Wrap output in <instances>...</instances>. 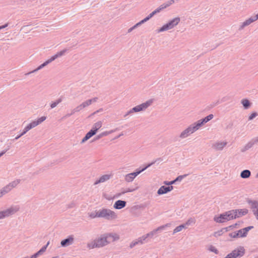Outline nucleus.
<instances>
[{
  "mask_svg": "<svg viewBox=\"0 0 258 258\" xmlns=\"http://www.w3.org/2000/svg\"><path fill=\"white\" fill-rule=\"evenodd\" d=\"M119 238V236L116 234H107L105 236L100 237L90 242L88 244V247L89 249L102 247L110 242L118 240Z\"/></svg>",
  "mask_w": 258,
  "mask_h": 258,
  "instance_id": "f257e3e1",
  "label": "nucleus"
},
{
  "mask_svg": "<svg viewBox=\"0 0 258 258\" xmlns=\"http://www.w3.org/2000/svg\"><path fill=\"white\" fill-rule=\"evenodd\" d=\"M89 216L91 218H105L107 219H113L116 217L114 212L107 209H102L98 211H95L90 214Z\"/></svg>",
  "mask_w": 258,
  "mask_h": 258,
  "instance_id": "f03ea898",
  "label": "nucleus"
},
{
  "mask_svg": "<svg viewBox=\"0 0 258 258\" xmlns=\"http://www.w3.org/2000/svg\"><path fill=\"white\" fill-rule=\"evenodd\" d=\"M173 3H174L173 1H171L167 4H164L163 5H161L159 7V8H158V9H157L156 10L154 11L152 13H151L148 17H147L146 18H145L144 19L142 20L141 21H140V22L136 24V25H135L134 27H133L132 28H131L130 29H128V32H131L135 28H136L137 26H139V25L147 21L151 17H152L155 14H156L157 13H159L161 10H163V9L168 7L170 5L173 4Z\"/></svg>",
  "mask_w": 258,
  "mask_h": 258,
  "instance_id": "7ed1b4c3",
  "label": "nucleus"
},
{
  "mask_svg": "<svg viewBox=\"0 0 258 258\" xmlns=\"http://www.w3.org/2000/svg\"><path fill=\"white\" fill-rule=\"evenodd\" d=\"M235 218H236V212L232 210L221 214L220 216L215 217L214 220L217 222L222 223Z\"/></svg>",
  "mask_w": 258,
  "mask_h": 258,
  "instance_id": "20e7f679",
  "label": "nucleus"
},
{
  "mask_svg": "<svg viewBox=\"0 0 258 258\" xmlns=\"http://www.w3.org/2000/svg\"><path fill=\"white\" fill-rule=\"evenodd\" d=\"M46 117L45 116H42L40 118H38L37 120L33 121L29 124H28L24 129L23 132L22 134L16 138V139H19L20 137L25 134L28 131L31 130L32 128L35 127L37 126L38 124L41 123L42 122L44 121L46 119Z\"/></svg>",
  "mask_w": 258,
  "mask_h": 258,
  "instance_id": "39448f33",
  "label": "nucleus"
},
{
  "mask_svg": "<svg viewBox=\"0 0 258 258\" xmlns=\"http://www.w3.org/2000/svg\"><path fill=\"white\" fill-rule=\"evenodd\" d=\"M253 226H248L244 228L240 229L237 232L229 234V236L232 238H241L247 236L248 232L252 229Z\"/></svg>",
  "mask_w": 258,
  "mask_h": 258,
  "instance_id": "423d86ee",
  "label": "nucleus"
},
{
  "mask_svg": "<svg viewBox=\"0 0 258 258\" xmlns=\"http://www.w3.org/2000/svg\"><path fill=\"white\" fill-rule=\"evenodd\" d=\"M180 19L179 18H175L166 24L163 25L159 30L158 32H162L168 30L173 28L174 26H176L179 22Z\"/></svg>",
  "mask_w": 258,
  "mask_h": 258,
  "instance_id": "0eeeda50",
  "label": "nucleus"
},
{
  "mask_svg": "<svg viewBox=\"0 0 258 258\" xmlns=\"http://www.w3.org/2000/svg\"><path fill=\"white\" fill-rule=\"evenodd\" d=\"M245 252V249L243 247H239L237 249L233 250L230 253L228 254L225 258H236L238 256H242Z\"/></svg>",
  "mask_w": 258,
  "mask_h": 258,
  "instance_id": "6e6552de",
  "label": "nucleus"
},
{
  "mask_svg": "<svg viewBox=\"0 0 258 258\" xmlns=\"http://www.w3.org/2000/svg\"><path fill=\"white\" fill-rule=\"evenodd\" d=\"M152 102H153L152 100H149L144 103H142L139 105H138V106L133 108L132 109L129 111V113H133V112H139V111H142V110L146 109L150 105H151V104L152 103Z\"/></svg>",
  "mask_w": 258,
  "mask_h": 258,
  "instance_id": "1a4fd4ad",
  "label": "nucleus"
},
{
  "mask_svg": "<svg viewBox=\"0 0 258 258\" xmlns=\"http://www.w3.org/2000/svg\"><path fill=\"white\" fill-rule=\"evenodd\" d=\"M199 128V127H198V126L197 125V124L196 123L193 126H190L189 127H188L187 128H186V130H185L184 131H183L181 134H180V138H186L188 136H189V135H190L191 134H192L193 133H194L195 131H196L197 130H198V129Z\"/></svg>",
  "mask_w": 258,
  "mask_h": 258,
  "instance_id": "9d476101",
  "label": "nucleus"
},
{
  "mask_svg": "<svg viewBox=\"0 0 258 258\" xmlns=\"http://www.w3.org/2000/svg\"><path fill=\"white\" fill-rule=\"evenodd\" d=\"M66 50H63L62 51H60L59 52H57L56 54H55L54 55L52 56L50 58L46 60L45 62H44L43 63L41 64L37 69V70H40V69L42 68L43 67H45L47 64H48L49 63L51 62V61L55 60L56 58L62 56L65 52Z\"/></svg>",
  "mask_w": 258,
  "mask_h": 258,
  "instance_id": "9b49d317",
  "label": "nucleus"
},
{
  "mask_svg": "<svg viewBox=\"0 0 258 258\" xmlns=\"http://www.w3.org/2000/svg\"><path fill=\"white\" fill-rule=\"evenodd\" d=\"M150 165H148L147 166L145 167L144 168L142 169L141 170H140L139 171L133 172L131 173L127 174L125 175V180L127 182H131L133 180V179L138 175L141 172L145 170L147 168H148L149 166H150Z\"/></svg>",
  "mask_w": 258,
  "mask_h": 258,
  "instance_id": "f8f14e48",
  "label": "nucleus"
},
{
  "mask_svg": "<svg viewBox=\"0 0 258 258\" xmlns=\"http://www.w3.org/2000/svg\"><path fill=\"white\" fill-rule=\"evenodd\" d=\"M19 181L18 180H15L13 181L12 183H11L10 184H9L5 187H4L3 190L0 191V197L2 196L3 194H5L9 192L10 190H11L13 187L16 186L17 184H19Z\"/></svg>",
  "mask_w": 258,
  "mask_h": 258,
  "instance_id": "ddd939ff",
  "label": "nucleus"
},
{
  "mask_svg": "<svg viewBox=\"0 0 258 258\" xmlns=\"http://www.w3.org/2000/svg\"><path fill=\"white\" fill-rule=\"evenodd\" d=\"M19 181L18 180H15L13 181L12 183H11L10 184H9L5 187H4L3 190L0 191V197L2 196L3 194H5L9 192L10 190H11L13 187L16 186L17 184H19Z\"/></svg>",
  "mask_w": 258,
  "mask_h": 258,
  "instance_id": "4468645a",
  "label": "nucleus"
},
{
  "mask_svg": "<svg viewBox=\"0 0 258 258\" xmlns=\"http://www.w3.org/2000/svg\"><path fill=\"white\" fill-rule=\"evenodd\" d=\"M18 210L14 209L13 208H10L9 209L6 210L4 211H0V219L5 218L6 217H8L15 212H16Z\"/></svg>",
  "mask_w": 258,
  "mask_h": 258,
  "instance_id": "2eb2a0df",
  "label": "nucleus"
},
{
  "mask_svg": "<svg viewBox=\"0 0 258 258\" xmlns=\"http://www.w3.org/2000/svg\"><path fill=\"white\" fill-rule=\"evenodd\" d=\"M213 118V115L212 114H210L208 116H207V117H206L205 118L198 120L196 122V124L198 126V127L200 128V127L202 125H203L204 123L207 122L208 121H209V120L212 119Z\"/></svg>",
  "mask_w": 258,
  "mask_h": 258,
  "instance_id": "dca6fc26",
  "label": "nucleus"
},
{
  "mask_svg": "<svg viewBox=\"0 0 258 258\" xmlns=\"http://www.w3.org/2000/svg\"><path fill=\"white\" fill-rule=\"evenodd\" d=\"M148 238V235H143V236L139 238L136 241H133L130 244V247L132 248L136 244H142L144 241Z\"/></svg>",
  "mask_w": 258,
  "mask_h": 258,
  "instance_id": "f3484780",
  "label": "nucleus"
},
{
  "mask_svg": "<svg viewBox=\"0 0 258 258\" xmlns=\"http://www.w3.org/2000/svg\"><path fill=\"white\" fill-rule=\"evenodd\" d=\"M172 189H173V187L172 186H162L158 190V194L159 195H162L164 194H166L167 192L171 191Z\"/></svg>",
  "mask_w": 258,
  "mask_h": 258,
  "instance_id": "a211bd4d",
  "label": "nucleus"
},
{
  "mask_svg": "<svg viewBox=\"0 0 258 258\" xmlns=\"http://www.w3.org/2000/svg\"><path fill=\"white\" fill-rule=\"evenodd\" d=\"M110 177H111V175H108V174L102 175V176H101L99 178V179L96 180L95 181V182H94V184L96 185V184H97L100 183L104 182L108 180V179H109Z\"/></svg>",
  "mask_w": 258,
  "mask_h": 258,
  "instance_id": "6ab92c4d",
  "label": "nucleus"
},
{
  "mask_svg": "<svg viewBox=\"0 0 258 258\" xmlns=\"http://www.w3.org/2000/svg\"><path fill=\"white\" fill-rule=\"evenodd\" d=\"M126 205V202L123 201L118 200L114 204V208L116 209H121Z\"/></svg>",
  "mask_w": 258,
  "mask_h": 258,
  "instance_id": "aec40b11",
  "label": "nucleus"
},
{
  "mask_svg": "<svg viewBox=\"0 0 258 258\" xmlns=\"http://www.w3.org/2000/svg\"><path fill=\"white\" fill-rule=\"evenodd\" d=\"M74 238L72 237H70L67 239L63 240L61 241V245L62 246H66L71 245L73 243Z\"/></svg>",
  "mask_w": 258,
  "mask_h": 258,
  "instance_id": "412c9836",
  "label": "nucleus"
},
{
  "mask_svg": "<svg viewBox=\"0 0 258 258\" xmlns=\"http://www.w3.org/2000/svg\"><path fill=\"white\" fill-rule=\"evenodd\" d=\"M255 21L253 17L250 18L247 20H246L244 22H243L240 26V29H243L245 26L250 25L252 22Z\"/></svg>",
  "mask_w": 258,
  "mask_h": 258,
  "instance_id": "4be33fe9",
  "label": "nucleus"
},
{
  "mask_svg": "<svg viewBox=\"0 0 258 258\" xmlns=\"http://www.w3.org/2000/svg\"><path fill=\"white\" fill-rule=\"evenodd\" d=\"M97 98H94L92 99L88 100L86 101L85 102H83L82 104H81L80 105V107L81 108H84V107L90 105L92 102H96L97 101Z\"/></svg>",
  "mask_w": 258,
  "mask_h": 258,
  "instance_id": "5701e85b",
  "label": "nucleus"
},
{
  "mask_svg": "<svg viewBox=\"0 0 258 258\" xmlns=\"http://www.w3.org/2000/svg\"><path fill=\"white\" fill-rule=\"evenodd\" d=\"M234 212H236V218L239 217L241 216L246 215L248 211L246 209H240V210H234Z\"/></svg>",
  "mask_w": 258,
  "mask_h": 258,
  "instance_id": "b1692460",
  "label": "nucleus"
},
{
  "mask_svg": "<svg viewBox=\"0 0 258 258\" xmlns=\"http://www.w3.org/2000/svg\"><path fill=\"white\" fill-rule=\"evenodd\" d=\"M95 132L92 130H90L85 136V137L82 139V143H84L88 140H89L93 135H95Z\"/></svg>",
  "mask_w": 258,
  "mask_h": 258,
  "instance_id": "393cba45",
  "label": "nucleus"
},
{
  "mask_svg": "<svg viewBox=\"0 0 258 258\" xmlns=\"http://www.w3.org/2000/svg\"><path fill=\"white\" fill-rule=\"evenodd\" d=\"M102 126V122L101 121H98L96 123H95L92 128V131H94L95 133L96 134L97 131L101 128Z\"/></svg>",
  "mask_w": 258,
  "mask_h": 258,
  "instance_id": "a878e982",
  "label": "nucleus"
},
{
  "mask_svg": "<svg viewBox=\"0 0 258 258\" xmlns=\"http://www.w3.org/2000/svg\"><path fill=\"white\" fill-rule=\"evenodd\" d=\"M226 145L224 142L216 143L214 145V148L217 150H222Z\"/></svg>",
  "mask_w": 258,
  "mask_h": 258,
  "instance_id": "bb28decb",
  "label": "nucleus"
},
{
  "mask_svg": "<svg viewBox=\"0 0 258 258\" xmlns=\"http://www.w3.org/2000/svg\"><path fill=\"white\" fill-rule=\"evenodd\" d=\"M169 224H167L165 226H161V227H158L157 229L153 230V231L146 234L145 235H148V237H150V236H152L154 235V234L155 233H156L158 230H161V229H163L165 226H168Z\"/></svg>",
  "mask_w": 258,
  "mask_h": 258,
  "instance_id": "cd10ccee",
  "label": "nucleus"
},
{
  "mask_svg": "<svg viewBox=\"0 0 258 258\" xmlns=\"http://www.w3.org/2000/svg\"><path fill=\"white\" fill-rule=\"evenodd\" d=\"M250 172L248 170H244L241 172L240 176L243 178H246L250 176Z\"/></svg>",
  "mask_w": 258,
  "mask_h": 258,
  "instance_id": "c85d7f7f",
  "label": "nucleus"
},
{
  "mask_svg": "<svg viewBox=\"0 0 258 258\" xmlns=\"http://www.w3.org/2000/svg\"><path fill=\"white\" fill-rule=\"evenodd\" d=\"M49 244V243L48 242L47 245L43 246L41 249H40L37 252H36V253L34 254V255H35V257L36 258L39 255L41 254L43 252H44L46 249V248H47V246L48 245V244Z\"/></svg>",
  "mask_w": 258,
  "mask_h": 258,
  "instance_id": "c756f323",
  "label": "nucleus"
},
{
  "mask_svg": "<svg viewBox=\"0 0 258 258\" xmlns=\"http://www.w3.org/2000/svg\"><path fill=\"white\" fill-rule=\"evenodd\" d=\"M183 228H185V226L182 224L176 227L173 230V233H175L181 231Z\"/></svg>",
  "mask_w": 258,
  "mask_h": 258,
  "instance_id": "7c9ffc66",
  "label": "nucleus"
},
{
  "mask_svg": "<svg viewBox=\"0 0 258 258\" xmlns=\"http://www.w3.org/2000/svg\"><path fill=\"white\" fill-rule=\"evenodd\" d=\"M195 223V220L192 218H190L188 219L183 225L185 226V228H186L189 225H190L192 224H194Z\"/></svg>",
  "mask_w": 258,
  "mask_h": 258,
  "instance_id": "2f4dec72",
  "label": "nucleus"
},
{
  "mask_svg": "<svg viewBox=\"0 0 258 258\" xmlns=\"http://www.w3.org/2000/svg\"><path fill=\"white\" fill-rule=\"evenodd\" d=\"M253 205H255V208L253 209V212L254 215L256 216V218L258 219V204L257 203H254Z\"/></svg>",
  "mask_w": 258,
  "mask_h": 258,
  "instance_id": "473e14b6",
  "label": "nucleus"
},
{
  "mask_svg": "<svg viewBox=\"0 0 258 258\" xmlns=\"http://www.w3.org/2000/svg\"><path fill=\"white\" fill-rule=\"evenodd\" d=\"M208 249L210 251H212V252H213L215 253H218V250L216 248V247L213 245H210L208 246Z\"/></svg>",
  "mask_w": 258,
  "mask_h": 258,
  "instance_id": "72a5a7b5",
  "label": "nucleus"
},
{
  "mask_svg": "<svg viewBox=\"0 0 258 258\" xmlns=\"http://www.w3.org/2000/svg\"><path fill=\"white\" fill-rule=\"evenodd\" d=\"M61 101V99L59 98L58 100H57L56 101L52 103L50 105V107L51 108H53L55 107L58 104H59Z\"/></svg>",
  "mask_w": 258,
  "mask_h": 258,
  "instance_id": "f704fd0d",
  "label": "nucleus"
},
{
  "mask_svg": "<svg viewBox=\"0 0 258 258\" xmlns=\"http://www.w3.org/2000/svg\"><path fill=\"white\" fill-rule=\"evenodd\" d=\"M242 104L245 107L247 108L249 106V101L247 99H243L242 100Z\"/></svg>",
  "mask_w": 258,
  "mask_h": 258,
  "instance_id": "c9c22d12",
  "label": "nucleus"
},
{
  "mask_svg": "<svg viewBox=\"0 0 258 258\" xmlns=\"http://www.w3.org/2000/svg\"><path fill=\"white\" fill-rule=\"evenodd\" d=\"M237 224H235V225H231V226H229L227 227H226L225 228H224L222 230H225V231H229L232 229H233L234 228H235Z\"/></svg>",
  "mask_w": 258,
  "mask_h": 258,
  "instance_id": "e433bc0d",
  "label": "nucleus"
},
{
  "mask_svg": "<svg viewBox=\"0 0 258 258\" xmlns=\"http://www.w3.org/2000/svg\"><path fill=\"white\" fill-rule=\"evenodd\" d=\"M257 115V114L256 112H253L251 113L249 116V120H252L253 118L256 117Z\"/></svg>",
  "mask_w": 258,
  "mask_h": 258,
  "instance_id": "4c0bfd02",
  "label": "nucleus"
},
{
  "mask_svg": "<svg viewBox=\"0 0 258 258\" xmlns=\"http://www.w3.org/2000/svg\"><path fill=\"white\" fill-rule=\"evenodd\" d=\"M179 177H177L175 180H173V181H171V182L169 183V184H172V183H174V182H175V181L176 180H178V178H179Z\"/></svg>",
  "mask_w": 258,
  "mask_h": 258,
  "instance_id": "58836bf2",
  "label": "nucleus"
},
{
  "mask_svg": "<svg viewBox=\"0 0 258 258\" xmlns=\"http://www.w3.org/2000/svg\"><path fill=\"white\" fill-rule=\"evenodd\" d=\"M253 18L255 20V21L257 20L258 19V14L256 16L253 17Z\"/></svg>",
  "mask_w": 258,
  "mask_h": 258,
  "instance_id": "ea45409f",
  "label": "nucleus"
},
{
  "mask_svg": "<svg viewBox=\"0 0 258 258\" xmlns=\"http://www.w3.org/2000/svg\"><path fill=\"white\" fill-rule=\"evenodd\" d=\"M7 25H4V26H0V29H2L3 28H5L6 27H7Z\"/></svg>",
  "mask_w": 258,
  "mask_h": 258,
  "instance_id": "a19ab883",
  "label": "nucleus"
},
{
  "mask_svg": "<svg viewBox=\"0 0 258 258\" xmlns=\"http://www.w3.org/2000/svg\"><path fill=\"white\" fill-rule=\"evenodd\" d=\"M5 153V152H3L0 153V157Z\"/></svg>",
  "mask_w": 258,
  "mask_h": 258,
  "instance_id": "79ce46f5",
  "label": "nucleus"
},
{
  "mask_svg": "<svg viewBox=\"0 0 258 258\" xmlns=\"http://www.w3.org/2000/svg\"><path fill=\"white\" fill-rule=\"evenodd\" d=\"M51 258H59V257L58 256H53V257H52Z\"/></svg>",
  "mask_w": 258,
  "mask_h": 258,
  "instance_id": "37998d69",
  "label": "nucleus"
}]
</instances>
